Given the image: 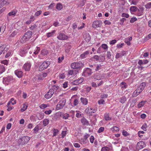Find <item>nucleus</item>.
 <instances>
[{"instance_id":"f257e3e1","label":"nucleus","mask_w":151,"mask_h":151,"mask_svg":"<svg viewBox=\"0 0 151 151\" xmlns=\"http://www.w3.org/2000/svg\"><path fill=\"white\" fill-rule=\"evenodd\" d=\"M83 64L80 62L72 63L70 65L71 67L73 69L81 68H83Z\"/></svg>"},{"instance_id":"f03ea898","label":"nucleus","mask_w":151,"mask_h":151,"mask_svg":"<svg viewBox=\"0 0 151 151\" xmlns=\"http://www.w3.org/2000/svg\"><path fill=\"white\" fill-rule=\"evenodd\" d=\"M66 100L64 98L62 99L58 102L56 106V109L59 110L62 109L65 104Z\"/></svg>"},{"instance_id":"7ed1b4c3","label":"nucleus","mask_w":151,"mask_h":151,"mask_svg":"<svg viewBox=\"0 0 151 151\" xmlns=\"http://www.w3.org/2000/svg\"><path fill=\"white\" fill-rule=\"evenodd\" d=\"M50 64V62L49 61H44L40 65L39 70L41 71L47 68Z\"/></svg>"},{"instance_id":"20e7f679","label":"nucleus","mask_w":151,"mask_h":151,"mask_svg":"<svg viewBox=\"0 0 151 151\" xmlns=\"http://www.w3.org/2000/svg\"><path fill=\"white\" fill-rule=\"evenodd\" d=\"M14 81L13 78L11 76L4 77L3 78V83L5 85H8L12 83Z\"/></svg>"},{"instance_id":"39448f33","label":"nucleus","mask_w":151,"mask_h":151,"mask_svg":"<svg viewBox=\"0 0 151 151\" xmlns=\"http://www.w3.org/2000/svg\"><path fill=\"white\" fill-rule=\"evenodd\" d=\"M68 38V36L62 33H59L57 36V38L61 40H67Z\"/></svg>"},{"instance_id":"423d86ee","label":"nucleus","mask_w":151,"mask_h":151,"mask_svg":"<svg viewBox=\"0 0 151 151\" xmlns=\"http://www.w3.org/2000/svg\"><path fill=\"white\" fill-rule=\"evenodd\" d=\"M92 73V70L89 68H85L83 70L82 75L84 76H88Z\"/></svg>"},{"instance_id":"0eeeda50","label":"nucleus","mask_w":151,"mask_h":151,"mask_svg":"<svg viewBox=\"0 0 151 151\" xmlns=\"http://www.w3.org/2000/svg\"><path fill=\"white\" fill-rule=\"evenodd\" d=\"M146 146L144 142L141 141L138 142L137 144V150L135 151H139V150H140L144 148Z\"/></svg>"},{"instance_id":"6e6552de","label":"nucleus","mask_w":151,"mask_h":151,"mask_svg":"<svg viewBox=\"0 0 151 151\" xmlns=\"http://www.w3.org/2000/svg\"><path fill=\"white\" fill-rule=\"evenodd\" d=\"M54 91H55L53 89H50L45 95V98L47 99H48L51 98L54 93Z\"/></svg>"},{"instance_id":"1a4fd4ad","label":"nucleus","mask_w":151,"mask_h":151,"mask_svg":"<svg viewBox=\"0 0 151 151\" xmlns=\"http://www.w3.org/2000/svg\"><path fill=\"white\" fill-rule=\"evenodd\" d=\"M97 109L88 107L85 109V111L86 113L92 115V114L95 113Z\"/></svg>"},{"instance_id":"9d476101","label":"nucleus","mask_w":151,"mask_h":151,"mask_svg":"<svg viewBox=\"0 0 151 151\" xmlns=\"http://www.w3.org/2000/svg\"><path fill=\"white\" fill-rule=\"evenodd\" d=\"M20 140L21 141L20 143L22 145H24L27 143L30 139V138L28 136H24L20 139Z\"/></svg>"},{"instance_id":"9b49d317","label":"nucleus","mask_w":151,"mask_h":151,"mask_svg":"<svg viewBox=\"0 0 151 151\" xmlns=\"http://www.w3.org/2000/svg\"><path fill=\"white\" fill-rule=\"evenodd\" d=\"M102 23L100 20H96L94 21L92 24V27L94 28L100 27Z\"/></svg>"},{"instance_id":"f8f14e48","label":"nucleus","mask_w":151,"mask_h":151,"mask_svg":"<svg viewBox=\"0 0 151 151\" xmlns=\"http://www.w3.org/2000/svg\"><path fill=\"white\" fill-rule=\"evenodd\" d=\"M83 81V78H78V79L74 80L72 82L73 85H77L81 83Z\"/></svg>"},{"instance_id":"ddd939ff","label":"nucleus","mask_w":151,"mask_h":151,"mask_svg":"<svg viewBox=\"0 0 151 151\" xmlns=\"http://www.w3.org/2000/svg\"><path fill=\"white\" fill-rule=\"evenodd\" d=\"M17 12V11L16 9L11 11L10 12H9L7 15V19L8 20H9L8 16H12L13 17H14L15 16Z\"/></svg>"},{"instance_id":"4468645a","label":"nucleus","mask_w":151,"mask_h":151,"mask_svg":"<svg viewBox=\"0 0 151 151\" xmlns=\"http://www.w3.org/2000/svg\"><path fill=\"white\" fill-rule=\"evenodd\" d=\"M31 66L30 63H27L24 64L23 68L25 71H29L30 69Z\"/></svg>"},{"instance_id":"2eb2a0df","label":"nucleus","mask_w":151,"mask_h":151,"mask_svg":"<svg viewBox=\"0 0 151 151\" xmlns=\"http://www.w3.org/2000/svg\"><path fill=\"white\" fill-rule=\"evenodd\" d=\"M146 86V83L145 82H143L140 84L139 86L137 87V88L138 89L139 91H140L141 92H142Z\"/></svg>"},{"instance_id":"dca6fc26","label":"nucleus","mask_w":151,"mask_h":151,"mask_svg":"<svg viewBox=\"0 0 151 151\" xmlns=\"http://www.w3.org/2000/svg\"><path fill=\"white\" fill-rule=\"evenodd\" d=\"M14 73L19 78H21L23 76V73L21 70H17L15 71Z\"/></svg>"},{"instance_id":"f3484780","label":"nucleus","mask_w":151,"mask_h":151,"mask_svg":"<svg viewBox=\"0 0 151 151\" xmlns=\"http://www.w3.org/2000/svg\"><path fill=\"white\" fill-rule=\"evenodd\" d=\"M83 37L86 41L88 42L91 39V37L88 33H85L83 35Z\"/></svg>"},{"instance_id":"a211bd4d","label":"nucleus","mask_w":151,"mask_h":151,"mask_svg":"<svg viewBox=\"0 0 151 151\" xmlns=\"http://www.w3.org/2000/svg\"><path fill=\"white\" fill-rule=\"evenodd\" d=\"M89 53V52L88 51H86L83 53L81 54L80 55V57L82 59L85 58L87 57Z\"/></svg>"},{"instance_id":"6ab92c4d","label":"nucleus","mask_w":151,"mask_h":151,"mask_svg":"<svg viewBox=\"0 0 151 151\" xmlns=\"http://www.w3.org/2000/svg\"><path fill=\"white\" fill-rule=\"evenodd\" d=\"M78 142L81 144L84 145L88 143V139H81L78 140Z\"/></svg>"},{"instance_id":"aec40b11","label":"nucleus","mask_w":151,"mask_h":151,"mask_svg":"<svg viewBox=\"0 0 151 151\" xmlns=\"http://www.w3.org/2000/svg\"><path fill=\"white\" fill-rule=\"evenodd\" d=\"M104 118L106 121H109L111 120V118L110 116L108 113H106L104 115Z\"/></svg>"},{"instance_id":"412c9836","label":"nucleus","mask_w":151,"mask_h":151,"mask_svg":"<svg viewBox=\"0 0 151 151\" xmlns=\"http://www.w3.org/2000/svg\"><path fill=\"white\" fill-rule=\"evenodd\" d=\"M132 39V37H129L127 38H126L124 42L127 43L128 45H131V41Z\"/></svg>"},{"instance_id":"4be33fe9","label":"nucleus","mask_w":151,"mask_h":151,"mask_svg":"<svg viewBox=\"0 0 151 151\" xmlns=\"http://www.w3.org/2000/svg\"><path fill=\"white\" fill-rule=\"evenodd\" d=\"M24 35L25 38L28 40L31 38L32 35V33L30 31H28Z\"/></svg>"},{"instance_id":"5701e85b","label":"nucleus","mask_w":151,"mask_h":151,"mask_svg":"<svg viewBox=\"0 0 151 151\" xmlns=\"http://www.w3.org/2000/svg\"><path fill=\"white\" fill-rule=\"evenodd\" d=\"M80 100L81 101V103L83 105H86L88 103V100L86 98L81 97L80 98Z\"/></svg>"},{"instance_id":"b1692460","label":"nucleus","mask_w":151,"mask_h":151,"mask_svg":"<svg viewBox=\"0 0 151 151\" xmlns=\"http://www.w3.org/2000/svg\"><path fill=\"white\" fill-rule=\"evenodd\" d=\"M141 92L140 91H139L138 89L137 88L133 93L132 96L134 97H136Z\"/></svg>"},{"instance_id":"393cba45","label":"nucleus","mask_w":151,"mask_h":151,"mask_svg":"<svg viewBox=\"0 0 151 151\" xmlns=\"http://www.w3.org/2000/svg\"><path fill=\"white\" fill-rule=\"evenodd\" d=\"M81 122L84 125H88L89 124L88 121L85 118H83L81 119Z\"/></svg>"},{"instance_id":"a878e982","label":"nucleus","mask_w":151,"mask_h":151,"mask_svg":"<svg viewBox=\"0 0 151 151\" xmlns=\"http://www.w3.org/2000/svg\"><path fill=\"white\" fill-rule=\"evenodd\" d=\"M18 33V30H15L12 32L11 34L9 35V37L11 38L14 37L16 36Z\"/></svg>"},{"instance_id":"bb28decb","label":"nucleus","mask_w":151,"mask_h":151,"mask_svg":"<svg viewBox=\"0 0 151 151\" xmlns=\"http://www.w3.org/2000/svg\"><path fill=\"white\" fill-rule=\"evenodd\" d=\"M101 65L100 64L99 65H94L93 69L96 71L101 69Z\"/></svg>"},{"instance_id":"cd10ccee","label":"nucleus","mask_w":151,"mask_h":151,"mask_svg":"<svg viewBox=\"0 0 151 151\" xmlns=\"http://www.w3.org/2000/svg\"><path fill=\"white\" fill-rule=\"evenodd\" d=\"M104 52H106L108 49V46L105 44H103L101 46Z\"/></svg>"},{"instance_id":"c85d7f7f","label":"nucleus","mask_w":151,"mask_h":151,"mask_svg":"<svg viewBox=\"0 0 151 151\" xmlns=\"http://www.w3.org/2000/svg\"><path fill=\"white\" fill-rule=\"evenodd\" d=\"M147 102L146 101H142L138 105V107L140 108L144 106L145 103Z\"/></svg>"},{"instance_id":"c756f323","label":"nucleus","mask_w":151,"mask_h":151,"mask_svg":"<svg viewBox=\"0 0 151 151\" xmlns=\"http://www.w3.org/2000/svg\"><path fill=\"white\" fill-rule=\"evenodd\" d=\"M55 30H52L51 32H49L46 33V36L48 37L52 36L55 33Z\"/></svg>"},{"instance_id":"7c9ffc66","label":"nucleus","mask_w":151,"mask_h":151,"mask_svg":"<svg viewBox=\"0 0 151 151\" xmlns=\"http://www.w3.org/2000/svg\"><path fill=\"white\" fill-rule=\"evenodd\" d=\"M41 129V128H40V125H38L33 129L34 132L36 134L37 133L38 131Z\"/></svg>"},{"instance_id":"2f4dec72","label":"nucleus","mask_w":151,"mask_h":151,"mask_svg":"<svg viewBox=\"0 0 151 151\" xmlns=\"http://www.w3.org/2000/svg\"><path fill=\"white\" fill-rule=\"evenodd\" d=\"M56 7L57 10H60L63 9V7L61 3H58L57 4Z\"/></svg>"},{"instance_id":"473e14b6","label":"nucleus","mask_w":151,"mask_h":151,"mask_svg":"<svg viewBox=\"0 0 151 151\" xmlns=\"http://www.w3.org/2000/svg\"><path fill=\"white\" fill-rule=\"evenodd\" d=\"M28 107L27 104L26 103H24L23 105V106L22 108L21 109V111L22 112H23L25 111L27 108Z\"/></svg>"},{"instance_id":"72a5a7b5","label":"nucleus","mask_w":151,"mask_h":151,"mask_svg":"<svg viewBox=\"0 0 151 151\" xmlns=\"http://www.w3.org/2000/svg\"><path fill=\"white\" fill-rule=\"evenodd\" d=\"M16 101L14 100V99L13 98H12L11 99L10 101L8 103V106L9 105H13L16 104Z\"/></svg>"},{"instance_id":"f704fd0d","label":"nucleus","mask_w":151,"mask_h":151,"mask_svg":"<svg viewBox=\"0 0 151 151\" xmlns=\"http://www.w3.org/2000/svg\"><path fill=\"white\" fill-rule=\"evenodd\" d=\"M126 101V98L125 96H123L119 99V101L122 104L124 103Z\"/></svg>"},{"instance_id":"c9c22d12","label":"nucleus","mask_w":151,"mask_h":151,"mask_svg":"<svg viewBox=\"0 0 151 151\" xmlns=\"http://www.w3.org/2000/svg\"><path fill=\"white\" fill-rule=\"evenodd\" d=\"M137 8L135 6H131L130 9V11L132 12H135L137 11Z\"/></svg>"},{"instance_id":"e433bc0d","label":"nucleus","mask_w":151,"mask_h":151,"mask_svg":"<svg viewBox=\"0 0 151 151\" xmlns=\"http://www.w3.org/2000/svg\"><path fill=\"white\" fill-rule=\"evenodd\" d=\"M49 122V120L48 119H45L43 121V124L44 126H46L48 124Z\"/></svg>"},{"instance_id":"4c0bfd02","label":"nucleus","mask_w":151,"mask_h":151,"mask_svg":"<svg viewBox=\"0 0 151 151\" xmlns=\"http://www.w3.org/2000/svg\"><path fill=\"white\" fill-rule=\"evenodd\" d=\"M139 0H129L131 4L136 5L138 3Z\"/></svg>"},{"instance_id":"58836bf2","label":"nucleus","mask_w":151,"mask_h":151,"mask_svg":"<svg viewBox=\"0 0 151 151\" xmlns=\"http://www.w3.org/2000/svg\"><path fill=\"white\" fill-rule=\"evenodd\" d=\"M28 40L27 39V38H25V37L24 36V35L21 38V39L20 40V42L22 43H24L25 42L27 41Z\"/></svg>"},{"instance_id":"ea45409f","label":"nucleus","mask_w":151,"mask_h":151,"mask_svg":"<svg viewBox=\"0 0 151 151\" xmlns=\"http://www.w3.org/2000/svg\"><path fill=\"white\" fill-rule=\"evenodd\" d=\"M5 68L3 65H0V74H1L5 71Z\"/></svg>"},{"instance_id":"a19ab883","label":"nucleus","mask_w":151,"mask_h":151,"mask_svg":"<svg viewBox=\"0 0 151 151\" xmlns=\"http://www.w3.org/2000/svg\"><path fill=\"white\" fill-rule=\"evenodd\" d=\"M111 130L113 132H118L119 130V128L116 126L114 127L111 128Z\"/></svg>"},{"instance_id":"79ce46f5","label":"nucleus","mask_w":151,"mask_h":151,"mask_svg":"<svg viewBox=\"0 0 151 151\" xmlns=\"http://www.w3.org/2000/svg\"><path fill=\"white\" fill-rule=\"evenodd\" d=\"M40 49L39 47H37L36 50L34 52L33 55L35 57V55L37 54L39 52Z\"/></svg>"},{"instance_id":"37998d69","label":"nucleus","mask_w":151,"mask_h":151,"mask_svg":"<svg viewBox=\"0 0 151 151\" xmlns=\"http://www.w3.org/2000/svg\"><path fill=\"white\" fill-rule=\"evenodd\" d=\"M104 52V51L103 50V49L101 47V46L100 47L97 49V53H101L102 52Z\"/></svg>"},{"instance_id":"c03bdc74","label":"nucleus","mask_w":151,"mask_h":151,"mask_svg":"<svg viewBox=\"0 0 151 151\" xmlns=\"http://www.w3.org/2000/svg\"><path fill=\"white\" fill-rule=\"evenodd\" d=\"M101 151H111L110 149L107 147H104L102 148Z\"/></svg>"},{"instance_id":"a18cd8bd","label":"nucleus","mask_w":151,"mask_h":151,"mask_svg":"<svg viewBox=\"0 0 151 151\" xmlns=\"http://www.w3.org/2000/svg\"><path fill=\"white\" fill-rule=\"evenodd\" d=\"M95 79L97 80H100L102 79V77L100 74H98L97 75H95L94 76Z\"/></svg>"},{"instance_id":"49530a36","label":"nucleus","mask_w":151,"mask_h":151,"mask_svg":"<svg viewBox=\"0 0 151 151\" xmlns=\"http://www.w3.org/2000/svg\"><path fill=\"white\" fill-rule=\"evenodd\" d=\"M48 106V104H42L40 106V108L43 109L47 107Z\"/></svg>"},{"instance_id":"de8ad7c7","label":"nucleus","mask_w":151,"mask_h":151,"mask_svg":"<svg viewBox=\"0 0 151 151\" xmlns=\"http://www.w3.org/2000/svg\"><path fill=\"white\" fill-rule=\"evenodd\" d=\"M27 53L26 50H21L20 51V55L21 56H23L25 54Z\"/></svg>"},{"instance_id":"09e8293b","label":"nucleus","mask_w":151,"mask_h":151,"mask_svg":"<svg viewBox=\"0 0 151 151\" xmlns=\"http://www.w3.org/2000/svg\"><path fill=\"white\" fill-rule=\"evenodd\" d=\"M122 133L124 136H127L129 135V134L125 130H123Z\"/></svg>"},{"instance_id":"8fccbe9b","label":"nucleus","mask_w":151,"mask_h":151,"mask_svg":"<svg viewBox=\"0 0 151 151\" xmlns=\"http://www.w3.org/2000/svg\"><path fill=\"white\" fill-rule=\"evenodd\" d=\"M5 49V47L4 45H3L0 47V55L1 54L3 51Z\"/></svg>"},{"instance_id":"3c124183","label":"nucleus","mask_w":151,"mask_h":151,"mask_svg":"<svg viewBox=\"0 0 151 151\" xmlns=\"http://www.w3.org/2000/svg\"><path fill=\"white\" fill-rule=\"evenodd\" d=\"M147 9H150L151 8V2L148 3L145 6Z\"/></svg>"},{"instance_id":"603ef678","label":"nucleus","mask_w":151,"mask_h":151,"mask_svg":"<svg viewBox=\"0 0 151 151\" xmlns=\"http://www.w3.org/2000/svg\"><path fill=\"white\" fill-rule=\"evenodd\" d=\"M104 130V128L103 127H101L98 131V133H100L102 132Z\"/></svg>"},{"instance_id":"864d4df0","label":"nucleus","mask_w":151,"mask_h":151,"mask_svg":"<svg viewBox=\"0 0 151 151\" xmlns=\"http://www.w3.org/2000/svg\"><path fill=\"white\" fill-rule=\"evenodd\" d=\"M12 53V51H9L6 53L5 55V57L7 58L9 57Z\"/></svg>"},{"instance_id":"5fc2aeb1","label":"nucleus","mask_w":151,"mask_h":151,"mask_svg":"<svg viewBox=\"0 0 151 151\" xmlns=\"http://www.w3.org/2000/svg\"><path fill=\"white\" fill-rule=\"evenodd\" d=\"M137 19L136 17H132L130 19V22L131 23H133L137 20Z\"/></svg>"},{"instance_id":"6e6d98bb","label":"nucleus","mask_w":151,"mask_h":151,"mask_svg":"<svg viewBox=\"0 0 151 151\" xmlns=\"http://www.w3.org/2000/svg\"><path fill=\"white\" fill-rule=\"evenodd\" d=\"M67 134V132L66 131H63L61 133V138H63L66 136Z\"/></svg>"},{"instance_id":"4d7b16f0","label":"nucleus","mask_w":151,"mask_h":151,"mask_svg":"<svg viewBox=\"0 0 151 151\" xmlns=\"http://www.w3.org/2000/svg\"><path fill=\"white\" fill-rule=\"evenodd\" d=\"M42 13V11L39 10L37 11L35 14V16H38L40 15Z\"/></svg>"},{"instance_id":"13d9d810","label":"nucleus","mask_w":151,"mask_h":151,"mask_svg":"<svg viewBox=\"0 0 151 151\" xmlns=\"http://www.w3.org/2000/svg\"><path fill=\"white\" fill-rule=\"evenodd\" d=\"M129 15L127 13H123L122 14V17H125L126 18L129 17Z\"/></svg>"},{"instance_id":"bf43d9fd","label":"nucleus","mask_w":151,"mask_h":151,"mask_svg":"<svg viewBox=\"0 0 151 151\" xmlns=\"http://www.w3.org/2000/svg\"><path fill=\"white\" fill-rule=\"evenodd\" d=\"M147 127V125L146 124H144L142 127L141 129L145 131L146 130V128Z\"/></svg>"},{"instance_id":"052dcab7","label":"nucleus","mask_w":151,"mask_h":151,"mask_svg":"<svg viewBox=\"0 0 151 151\" xmlns=\"http://www.w3.org/2000/svg\"><path fill=\"white\" fill-rule=\"evenodd\" d=\"M105 101L103 99H100L98 101V103L99 104H104Z\"/></svg>"},{"instance_id":"680f3d73","label":"nucleus","mask_w":151,"mask_h":151,"mask_svg":"<svg viewBox=\"0 0 151 151\" xmlns=\"http://www.w3.org/2000/svg\"><path fill=\"white\" fill-rule=\"evenodd\" d=\"M47 52L46 50H43L41 51V54L43 55H47Z\"/></svg>"},{"instance_id":"e2e57ef3","label":"nucleus","mask_w":151,"mask_h":151,"mask_svg":"<svg viewBox=\"0 0 151 151\" xmlns=\"http://www.w3.org/2000/svg\"><path fill=\"white\" fill-rule=\"evenodd\" d=\"M79 103V101L78 99H75L73 102V104L74 106L77 105Z\"/></svg>"},{"instance_id":"0e129e2a","label":"nucleus","mask_w":151,"mask_h":151,"mask_svg":"<svg viewBox=\"0 0 151 151\" xmlns=\"http://www.w3.org/2000/svg\"><path fill=\"white\" fill-rule=\"evenodd\" d=\"M94 137L93 136L91 135L90 137V142L91 143H93L94 142Z\"/></svg>"},{"instance_id":"69168bd1","label":"nucleus","mask_w":151,"mask_h":151,"mask_svg":"<svg viewBox=\"0 0 151 151\" xmlns=\"http://www.w3.org/2000/svg\"><path fill=\"white\" fill-rule=\"evenodd\" d=\"M37 27V26L35 24H34L32 25H31L30 27H29V29L31 30H33L35 29Z\"/></svg>"},{"instance_id":"338daca9","label":"nucleus","mask_w":151,"mask_h":151,"mask_svg":"<svg viewBox=\"0 0 151 151\" xmlns=\"http://www.w3.org/2000/svg\"><path fill=\"white\" fill-rule=\"evenodd\" d=\"M108 95L105 94H102L101 95V97L102 99L106 98L107 97Z\"/></svg>"},{"instance_id":"774afa93","label":"nucleus","mask_w":151,"mask_h":151,"mask_svg":"<svg viewBox=\"0 0 151 151\" xmlns=\"http://www.w3.org/2000/svg\"><path fill=\"white\" fill-rule=\"evenodd\" d=\"M73 145L76 148H79L81 147L80 144L77 143H73Z\"/></svg>"}]
</instances>
